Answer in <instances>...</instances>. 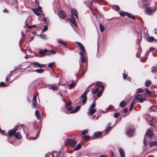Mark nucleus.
Returning a JSON list of instances; mask_svg holds the SVG:
<instances>
[{"label": "nucleus", "mask_w": 157, "mask_h": 157, "mask_svg": "<svg viewBox=\"0 0 157 157\" xmlns=\"http://www.w3.org/2000/svg\"><path fill=\"white\" fill-rule=\"evenodd\" d=\"M145 135H146L147 137L150 139H152L155 137V134L153 131L149 128L147 130Z\"/></svg>", "instance_id": "f257e3e1"}, {"label": "nucleus", "mask_w": 157, "mask_h": 157, "mask_svg": "<svg viewBox=\"0 0 157 157\" xmlns=\"http://www.w3.org/2000/svg\"><path fill=\"white\" fill-rule=\"evenodd\" d=\"M18 125H16L13 128L9 130L8 132L9 136L10 137L14 136L16 131L18 130Z\"/></svg>", "instance_id": "f03ea898"}, {"label": "nucleus", "mask_w": 157, "mask_h": 157, "mask_svg": "<svg viewBox=\"0 0 157 157\" xmlns=\"http://www.w3.org/2000/svg\"><path fill=\"white\" fill-rule=\"evenodd\" d=\"M42 124L41 123L39 124L38 125L36 126V129L38 130L37 131V133L36 137H31L30 139L32 140H35L39 136L40 133V131L41 130L42 128Z\"/></svg>", "instance_id": "7ed1b4c3"}, {"label": "nucleus", "mask_w": 157, "mask_h": 157, "mask_svg": "<svg viewBox=\"0 0 157 157\" xmlns=\"http://www.w3.org/2000/svg\"><path fill=\"white\" fill-rule=\"evenodd\" d=\"M6 3L9 4L11 6H15L16 8L17 6V0H5Z\"/></svg>", "instance_id": "20e7f679"}, {"label": "nucleus", "mask_w": 157, "mask_h": 157, "mask_svg": "<svg viewBox=\"0 0 157 157\" xmlns=\"http://www.w3.org/2000/svg\"><path fill=\"white\" fill-rule=\"evenodd\" d=\"M49 50L46 49H40L39 53L40 55L43 56H47L49 55Z\"/></svg>", "instance_id": "39448f33"}, {"label": "nucleus", "mask_w": 157, "mask_h": 157, "mask_svg": "<svg viewBox=\"0 0 157 157\" xmlns=\"http://www.w3.org/2000/svg\"><path fill=\"white\" fill-rule=\"evenodd\" d=\"M58 16L61 19H64L67 16V15L64 11L61 10L59 11Z\"/></svg>", "instance_id": "423d86ee"}, {"label": "nucleus", "mask_w": 157, "mask_h": 157, "mask_svg": "<svg viewBox=\"0 0 157 157\" xmlns=\"http://www.w3.org/2000/svg\"><path fill=\"white\" fill-rule=\"evenodd\" d=\"M142 96L140 94H137L135 98L136 100H138V101L140 103H142L145 100V98H142Z\"/></svg>", "instance_id": "0eeeda50"}, {"label": "nucleus", "mask_w": 157, "mask_h": 157, "mask_svg": "<svg viewBox=\"0 0 157 157\" xmlns=\"http://www.w3.org/2000/svg\"><path fill=\"white\" fill-rule=\"evenodd\" d=\"M77 142L76 140L73 139L69 140L68 143L71 148L74 147L76 144Z\"/></svg>", "instance_id": "6e6552de"}, {"label": "nucleus", "mask_w": 157, "mask_h": 157, "mask_svg": "<svg viewBox=\"0 0 157 157\" xmlns=\"http://www.w3.org/2000/svg\"><path fill=\"white\" fill-rule=\"evenodd\" d=\"M71 13L72 15L75 16L77 19H78V13L75 9L74 8H72L71 10Z\"/></svg>", "instance_id": "1a4fd4ad"}, {"label": "nucleus", "mask_w": 157, "mask_h": 157, "mask_svg": "<svg viewBox=\"0 0 157 157\" xmlns=\"http://www.w3.org/2000/svg\"><path fill=\"white\" fill-rule=\"evenodd\" d=\"M135 132V129H128L127 131V135L131 137L132 136L133 134Z\"/></svg>", "instance_id": "9d476101"}, {"label": "nucleus", "mask_w": 157, "mask_h": 157, "mask_svg": "<svg viewBox=\"0 0 157 157\" xmlns=\"http://www.w3.org/2000/svg\"><path fill=\"white\" fill-rule=\"evenodd\" d=\"M72 24H73L75 27H77V25L76 23V20L73 16H71V18L68 19Z\"/></svg>", "instance_id": "9b49d317"}, {"label": "nucleus", "mask_w": 157, "mask_h": 157, "mask_svg": "<svg viewBox=\"0 0 157 157\" xmlns=\"http://www.w3.org/2000/svg\"><path fill=\"white\" fill-rule=\"evenodd\" d=\"M76 43L77 44L80 48L81 50L82 51V52L84 53L85 55L86 54V52L84 48V46L80 42H76Z\"/></svg>", "instance_id": "f8f14e48"}, {"label": "nucleus", "mask_w": 157, "mask_h": 157, "mask_svg": "<svg viewBox=\"0 0 157 157\" xmlns=\"http://www.w3.org/2000/svg\"><path fill=\"white\" fill-rule=\"evenodd\" d=\"M32 64L35 67H42L45 66V65L40 64L37 62H33Z\"/></svg>", "instance_id": "ddd939ff"}, {"label": "nucleus", "mask_w": 157, "mask_h": 157, "mask_svg": "<svg viewBox=\"0 0 157 157\" xmlns=\"http://www.w3.org/2000/svg\"><path fill=\"white\" fill-rule=\"evenodd\" d=\"M79 54L81 55L80 59L81 62L82 63H84L86 62V59L85 58L84 53H83L82 51H80L79 52Z\"/></svg>", "instance_id": "4468645a"}, {"label": "nucleus", "mask_w": 157, "mask_h": 157, "mask_svg": "<svg viewBox=\"0 0 157 157\" xmlns=\"http://www.w3.org/2000/svg\"><path fill=\"white\" fill-rule=\"evenodd\" d=\"M81 98L82 99V105H85L86 102L87 100V97L86 95H83V94H82L81 97Z\"/></svg>", "instance_id": "2eb2a0df"}, {"label": "nucleus", "mask_w": 157, "mask_h": 157, "mask_svg": "<svg viewBox=\"0 0 157 157\" xmlns=\"http://www.w3.org/2000/svg\"><path fill=\"white\" fill-rule=\"evenodd\" d=\"M15 137L17 140H20L22 138V136L19 132H16V134L14 136Z\"/></svg>", "instance_id": "dca6fc26"}, {"label": "nucleus", "mask_w": 157, "mask_h": 157, "mask_svg": "<svg viewBox=\"0 0 157 157\" xmlns=\"http://www.w3.org/2000/svg\"><path fill=\"white\" fill-rule=\"evenodd\" d=\"M102 133L101 132H97L94 133V136L97 138L101 137L102 136Z\"/></svg>", "instance_id": "f3484780"}, {"label": "nucleus", "mask_w": 157, "mask_h": 157, "mask_svg": "<svg viewBox=\"0 0 157 157\" xmlns=\"http://www.w3.org/2000/svg\"><path fill=\"white\" fill-rule=\"evenodd\" d=\"M145 12L147 14L151 15L153 13V10L150 9L149 7H147L145 10Z\"/></svg>", "instance_id": "a211bd4d"}, {"label": "nucleus", "mask_w": 157, "mask_h": 157, "mask_svg": "<svg viewBox=\"0 0 157 157\" xmlns=\"http://www.w3.org/2000/svg\"><path fill=\"white\" fill-rule=\"evenodd\" d=\"M59 87L56 84H54L50 85L49 89L53 90H58Z\"/></svg>", "instance_id": "6ab92c4d"}, {"label": "nucleus", "mask_w": 157, "mask_h": 157, "mask_svg": "<svg viewBox=\"0 0 157 157\" xmlns=\"http://www.w3.org/2000/svg\"><path fill=\"white\" fill-rule=\"evenodd\" d=\"M96 109H89V111L88 112L87 114L88 115H93L96 112Z\"/></svg>", "instance_id": "aec40b11"}, {"label": "nucleus", "mask_w": 157, "mask_h": 157, "mask_svg": "<svg viewBox=\"0 0 157 157\" xmlns=\"http://www.w3.org/2000/svg\"><path fill=\"white\" fill-rule=\"evenodd\" d=\"M154 118H151V119H149V118L147 119V121L149 122V124L151 126H154L155 125V123L154 120Z\"/></svg>", "instance_id": "412c9836"}, {"label": "nucleus", "mask_w": 157, "mask_h": 157, "mask_svg": "<svg viewBox=\"0 0 157 157\" xmlns=\"http://www.w3.org/2000/svg\"><path fill=\"white\" fill-rule=\"evenodd\" d=\"M31 10L37 16H39L40 15V11L36 8H32Z\"/></svg>", "instance_id": "4be33fe9"}, {"label": "nucleus", "mask_w": 157, "mask_h": 157, "mask_svg": "<svg viewBox=\"0 0 157 157\" xmlns=\"http://www.w3.org/2000/svg\"><path fill=\"white\" fill-rule=\"evenodd\" d=\"M76 82H75L74 81H73L68 86L69 88L71 89L73 88L76 85Z\"/></svg>", "instance_id": "5701e85b"}, {"label": "nucleus", "mask_w": 157, "mask_h": 157, "mask_svg": "<svg viewBox=\"0 0 157 157\" xmlns=\"http://www.w3.org/2000/svg\"><path fill=\"white\" fill-rule=\"evenodd\" d=\"M112 8L113 10L117 11H119L120 10V8L118 6L116 5H113L112 6Z\"/></svg>", "instance_id": "b1692460"}, {"label": "nucleus", "mask_w": 157, "mask_h": 157, "mask_svg": "<svg viewBox=\"0 0 157 157\" xmlns=\"http://www.w3.org/2000/svg\"><path fill=\"white\" fill-rule=\"evenodd\" d=\"M35 115L37 119L40 120V119L41 117L39 114V112L37 109L35 111Z\"/></svg>", "instance_id": "393cba45"}, {"label": "nucleus", "mask_w": 157, "mask_h": 157, "mask_svg": "<svg viewBox=\"0 0 157 157\" xmlns=\"http://www.w3.org/2000/svg\"><path fill=\"white\" fill-rule=\"evenodd\" d=\"M81 106L80 105L77 106V107H76V108L74 110L71 111V113H73L77 112L81 108Z\"/></svg>", "instance_id": "a878e982"}, {"label": "nucleus", "mask_w": 157, "mask_h": 157, "mask_svg": "<svg viewBox=\"0 0 157 157\" xmlns=\"http://www.w3.org/2000/svg\"><path fill=\"white\" fill-rule=\"evenodd\" d=\"M44 71V70L42 69H37L36 70H34L33 71V72H36L38 73H43Z\"/></svg>", "instance_id": "bb28decb"}, {"label": "nucleus", "mask_w": 157, "mask_h": 157, "mask_svg": "<svg viewBox=\"0 0 157 157\" xmlns=\"http://www.w3.org/2000/svg\"><path fill=\"white\" fill-rule=\"evenodd\" d=\"M58 43L59 44L64 46L65 47H67V45L66 43L63 41L60 40H58Z\"/></svg>", "instance_id": "cd10ccee"}, {"label": "nucleus", "mask_w": 157, "mask_h": 157, "mask_svg": "<svg viewBox=\"0 0 157 157\" xmlns=\"http://www.w3.org/2000/svg\"><path fill=\"white\" fill-rule=\"evenodd\" d=\"M151 84V82L150 80H147L145 83V86L147 87H149Z\"/></svg>", "instance_id": "c85d7f7f"}, {"label": "nucleus", "mask_w": 157, "mask_h": 157, "mask_svg": "<svg viewBox=\"0 0 157 157\" xmlns=\"http://www.w3.org/2000/svg\"><path fill=\"white\" fill-rule=\"evenodd\" d=\"M126 102L124 101H121L120 104L119 105L121 107V108H123L124 106H125L126 105Z\"/></svg>", "instance_id": "c756f323"}, {"label": "nucleus", "mask_w": 157, "mask_h": 157, "mask_svg": "<svg viewBox=\"0 0 157 157\" xmlns=\"http://www.w3.org/2000/svg\"><path fill=\"white\" fill-rule=\"evenodd\" d=\"M97 84L102 89L101 90H104L105 89V87L103 85L102 83L98 82Z\"/></svg>", "instance_id": "7c9ffc66"}, {"label": "nucleus", "mask_w": 157, "mask_h": 157, "mask_svg": "<svg viewBox=\"0 0 157 157\" xmlns=\"http://www.w3.org/2000/svg\"><path fill=\"white\" fill-rule=\"evenodd\" d=\"M127 16L128 17L130 18L133 20H135L136 19L135 16L133 14L129 13H128Z\"/></svg>", "instance_id": "2f4dec72"}, {"label": "nucleus", "mask_w": 157, "mask_h": 157, "mask_svg": "<svg viewBox=\"0 0 157 157\" xmlns=\"http://www.w3.org/2000/svg\"><path fill=\"white\" fill-rule=\"evenodd\" d=\"M113 126L112 127H108L105 130L106 133H109L111 130Z\"/></svg>", "instance_id": "473e14b6"}, {"label": "nucleus", "mask_w": 157, "mask_h": 157, "mask_svg": "<svg viewBox=\"0 0 157 157\" xmlns=\"http://www.w3.org/2000/svg\"><path fill=\"white\" fill-rule=\"evenodd\" d=\"M90 136L88 135H85L83 136V138L85 141H87L90 140Z\"/></svg>", "instance_id": "72a5a7b5"}, {"label": "nucleus", "mask_w": 157, "mask_h": 157, "mask_svg": "<svg viewBox=\"0 0 157 157\" xmlns=\"http://www.w3.org/2000/svg\"><path fill=\"white\" fill-rule=\"evenodd\" d=\"M99 89V88L98 87H97L95 89L93 88L92 91V94H95L98 91Z\"/></svg>", "instance_id": "f704fd0d"}, {"label": "nucleus", "mask_w": 157, "mask_h": 157, "mask_svg": "<svg viewBox=\"0 0 157 157\" xmlns=\"http://www.w3.org/2000/svg\"><path fill=\"white\" fill-rule=\"evenodd\" d=\"M155 40V38L153 36H150L147 38V41L149 42H152Z\"/></svg>", "instance_id": "c9c22d12"}, {"label": "nucleus", "mask_w": 157, "mask_h": 157, "mask_svg": "<svg viewBox=\"0 0 157 157\" xmlns=\"http://www.w3.org/2000/svg\"><path fill=\"white\" fill-rule=\"evenodd\" d=\"M81 147V145L80 144H79L77 145V146L75 147L74 148V150L75 151H77L79 149H80Z\"/></svg>", "instance_id": "e433bc0d"}, {"label": "nucleus", "mask_w": 157, "mask_h": 157, "mask_svg": "<svg viewBox=\"0 0 157 157\" xmlns=\"http://www.w3.org/2000/svg\"><path fill=\"white\" fill-rule=\"evenodd\" d=\"M135 104V101L134 100H133L132 102L131 103L130 105V107L129 109V110L130 111H131L134 105Z\"/></svg>", "instance_id": "4c0bfd02"}, {"label": "nucleus", "mask_w": 157, "mask_h": 157, "mask_svg": "<svg viewBox=\"0 0 157 157\" xmlns=\"http://www.w3.org/2000/svg\"><path fill=\"white\" fill-rule=\"evenodd\" d=\"M127 12L122 11L119 13L120 15L122 17H124L126 15H127Z\"/></svg>", "instance_id": "58836bf2"}, {"label": "nucleus", "mask_w": 157, "mask_h": 157, "mask_svg": "<svg viewBox=\"0 0 157 157\" xmlns=\"http://www.w3.org/2000/svg\"><path fill=\"white\" fill-rule=\"evenodd\" d=\"M103 91V90H101L100 91L98 92L97 94L98 97H99L101 95Z\"/></svg>", "instance_id": "ea45409f"}, {"label": "nucleus", "mask_w": 157, "mask_h": 157, "mask_svg": "<svg viewBox=\"0 0 157 157\" xmlns=\"http://www.w3.org/2000/svg\"><path fill=\"white\" fill-rule=\"evenodd\" d=\"M93 85V84L90 85L86 89V90L84 92V93L83 94H83V95H86L87 94V93L89 91V89H88L89 88V87H90V86H91Z\"/></svg>", "instance_id": "a19ab883"}, {"label": "nucleus", "mask_w": 157, "mask_h": 157, "mask_svg": "<svg viewBox=\"0 0 157 157\" xmlns=\"http://www.w3.org/2000/svg\"><path fill=\"white\" fill-rule=\"evenodd\" d=\"M156 142H151L150 143L149 146L150 147H153L154 146H156Z\"/></svg>", "instance_id": "79ce46f5"}, {"label": "nucleus", "mask_w": 157, "mask_h": 157, "mask_svg": "<svg viewBox=\"0 0 157 157\" xmlns=\"http://www.w3.org/2000/svg\"><path fill=\"white\" fill-rule=\"evenodd\" d=\"M99 28L101 32H103L105 29L104 27L103 26H102L101 24H99Z\"/></svg>", "instance_id": "37998d69"}, {"label": "nucleus", "mask_w": 157, "mask_h": 157, "mask_svg": "<svg viewBox=\"0 0 157 157\" xmlns=\"http://www.w3.org/2000/svg\"><path fill=\"white\" fill-rule=\"evenodd\" d=\"M156 71V67H152L151 68V72L153 74H155Z\"/></svg>", "instance_id": "c03bdc74"}, {"label": "nucleus", "mask_w": 157, "mask_h": 157, "mask_svg": "<svg viewBox=\"0 0 157 157\" xmlns=\"http://www.w3.org/2000/svg\"><path fill=\"white\" fill-rule=\"evenodd\" d=\"M95 106V101L94 100V102L90 105V109H93Z\"/></svg>", "instance_id": "a18cd8bd"}, {"label": "nucleus", "mask_w": 157, "mask_h": 157, "mask_svg": "<svg viewBox=\"0 0 157 157\" xmlns=\"http://www.w3.org/2000/svg\"><path fill=\"white\" fill-rule=\"evenodd\" d=\"M146 93L148 95L151 96L152 94V93L151 92H150L148 89L146 88Z\"/></svg>", "instance_id": "49530a36"}, {"label": "nucleus", "mask_w": 157, "mask_h": 157, "mask_svg": "<svg viewBox=\"0 0 157 157\" xmlns=\"http://www.w3.org/2000/svg\"><path fill=\"white\" fill-rule=\"evenodd\" d=\"M143 92H144V90L141 88H138L136 90V93H142Z\"/></svg>", "instance_id": "de8ad7c7"}, {"label": "nucleus", "mask_w": 157, "mask_h": 157, "mask_svg": "<svg viewBox=\"0 0 157 157\" xmlns=\"http://www.w3.org/2000/svg\"><path fill=\"white\" fill-rule=\"evenodd\" d=\"M45 157H54V155L52 154H47L46 155Z\"/></svg>", "instance_id": "09e8293b"}, {"label": "nucleus", "mask_w": 157, "mask_h": 157, "mask_svg": "<svg viewBox=\"0 0 157 157\" xmlns=\"http://www.w3.org/2000/svg\"><path fill=\"white\" fill-rule=\"evenodd\" d=\"M55 64V63L54 62L50 63L48 64V67L49 68H52L53 67V66Z\"/></svg>", "instance_id": "8fccbe9b"}, {"label": "nucleus", "mask_w": 157, "mask_h": 157, "mask_svg": "<svg viewBox=\"0 0 157 157\" xmlns=\"http://www.w3.org/2000/svg\"><path fill=\"white\" fill-rule=\"evenodd\" d=\"M48 29V27L46 25H44L42 32H45Z\"/></svg>", "instance_id": "3c124183"}, {"label": "nucleus", "mask_w": 157, "mask_h": 157, "mask_svg": "<svg viewBox=\"0 0 157 157\" xmlns=\"http://www.w3.org/2000/svg\"><path fill=\"white\" fill-rule=\"evenodd\" d=\"M88 132V130L87 129H85L83 130L82 132V134L83 135H85Z\"/></svg>", "instance_id": "603ef678"}, {"label": "nucleus", "mask_w": 157, "mask_h": 157, "mask_svg": "<svg viewBox=\"0 0 157 157\" xmlns=\"http://www.w3.org/2000/svg\"><path fill=\"white\" fill-rule=\"evenodd\" d=\"M43 21L46 24H48L49 23V21H48L46 17H44L43 18Z\"/></svg>", "instance_id": "864d4df0"}, {"label": "nucleus", "mask_w": 157, "mask_h": 157, "mask_svg": "<svg viewBox=\"0 0 157 157\" xmlns=\"http://www.w3.org/2000/svg\"><path fill=\"white\" fill-rule=\"evenodd\" d=\"M120 115L119 113L118 112H117L115 113L114 115V117L115 118H117Z\"/></svg>", "instance_id": "5fc2aeb1"}, {"label": "nucleus", "mask_w": 157, "mask_h": 157, "mask_svg": "<svg viewBox=\"0 0 157 157\" xmlns=\"http://www.w3.org/2000/svg\"><path fill=\"white\" fill-rule=\"evenodd\" d=\"M72 104V102L71 101H69L68 103L66 104L65 105V107H68L70 106Z\"/></svg>", "instance_id": "6e6d98bb"}, {"label": "nucleus", "mask_w": 157, "mask_h": 157, "mask_svg": "<svg viewBox=\"0 0 157 157\" xmlns=\"http://www.w3.org/2000/svg\"><path fill=\"white\" fill-rule=\"evenodd\" d=\"M40 37L42 38V39H46V35H45V34H43V35H42V34H41V35H40V36H39Z\"/></svg>", "instance_id": "4d7b16f0"}, {"label": "nucleus", "mask_w": 157, "mask_h": 157, "mask_svg": "<svg viewBox=\"0 0 157 157\" xmlns=\"http://www.w3.org/2000/svg\"><path fill=\"white\" fill-rule=\"evenodd\" d=\"M0 86L2 87H5L6 86V85L5 84L4 82H1L0 83Z\"/></svg>", "instance_id": "13d9d810"}, {"label": "nucleus", "mask_w": 157, "mask_h": 157, "mask_svg": "<svg viewBox=\"0 0 157 157\" xmlns=\"http://www.w3.org/2000/svg\"><path fill=\"white\" fill-rule=\"evenodd\" d=\"M127 77V75L125 73H123V77L124 79H126Z\"/></svg>", "instance_id": "bf43d9fd"}, {"label": "nucleus", "mask_w": 157, "mask_h": 157, "mask_svg": "<svg viewBox=\"0 0 157 157\" xmlns=\"http://www.w3.org/2000/svg\"><path fill=\"white\" fill-rule=\"evenodd\" d=\"M36 102H33V107L34 109H37V107L36 105Z\"/></svg>", "instance_id": "052dcab7"}, {"label": "nucleus", "mask_w": 157, "mask_h": 157, "mask_svg": "<svg viewBox=\"0 0 157 157\" xmlns=\"http://www.w3.org/2000/svg\"><path fill=\"white\" fill-rule=\"evenodd\" d=\"M49 54L51 53L53 54H55L56 53V52L53 50H49Z\"/></svg>", "instance_id": "680f3d73"}, {"label": "nucleus", "mask_w": 157, "mask_h": 157, "mask_svg": "<svg viewBox=\"0 0 157 157\" xmlns=\"http://www.w3.org/2000/svg\"><path fill=\"white\" fill-rule=\"evenodd\" d=\"M33 102H37L36 101V97L35 96H33Z\"/></svg>", "instance_id": "e2e57ef3"}, {"label": "nucleus", "mask_w": 157, "mask_h": 157, "mask_svg": "<svg viewBox=\"0 0 157 157\" xmlns=\"http://www.w3.org/2000/svg\"><path fill=\"white\" fill-rule=\"evenodd\" d=\"M39 11L41 12L42 11V8L40 6H38L37 8L36 9Z\"/></svg>", "instance_id": "0e129e2a"}, {"label": "nucleus", "mask_w": 157, "mask_h": 157, "mask_svg": "<svg viewBox=\"0 0 157 157\" xmlns=\"http://www.w3.org/2000/svg\"><path fill=\"white\" fill-rule=\"evenodd\" d=\"M26 26L27 28H29L30 29H32L33 28L32 25V26H29L27 23H26L25 25Z\"/></svg>", "instance_id": "69168bd1"}, {"label": "nucleus", "mask_w": 157, "mask_h": 157, "mask_svg": "<svg viewBox=\"0 0 157 157\" xmlns=\"http://www.w3.org/2000/svg\"><path fill=\"white\" fill-rule=\"evenodd\" d=\"M73 109V107L72 106H71L69 108H68L67 109V110L68 111H71Z\"/></svg>", "instance_id": "338daca9"}, {"label": "nucleus", "mask_w": 157, "mask_h": 157, "mask_svg": "<svg viewBox=\"0 0 157 157\" xmlns=\"http://www.w3.org/2000/svg\"><path fill=\"white\" fill-rule=\"evenodd\" d=\"M128 111V109L127 108H125L123 110V112L125 113H127Z\"/></svg>", "instance_id": "774afa93"}]
</instances>
